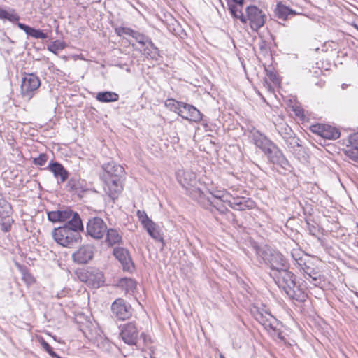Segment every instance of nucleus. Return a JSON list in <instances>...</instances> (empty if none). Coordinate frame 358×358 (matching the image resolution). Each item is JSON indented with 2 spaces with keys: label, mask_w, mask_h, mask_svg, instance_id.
<instances>
[{
  "label": "nucleus",
  "mask_w": 358,
  "mask_h": 358,
  "mask_svg": "<svg viewBox=\"0 0 358 358\" xmlns=\"http://www.w3.org/2000/svg\"><path fill=\"white\" fill-rule=\"evenodd\" d=\"M289 268L271 272L270 275L273 278L279 288L282 289L286 294L292 300L304 301L307 294L296 285L294 273L288 270Z\"/></svg>",
  "instance_id": "1"
},
{
  "label": "nucleus",
  "mask_w": 358,
  "mask_h": 358,
  "mask_svg": "<svg viewBox=\"0 0 358 358\" xmlns=\"http://www.w3.org/2000/svg\"><path fill=\"white\" fill-rule=\"evenodd\" d=\"M83 229V222H80L77 227L73 224H64L62 227L55 228L52 231V236L55 242L60 245L72 248L80 239V232Z\"/></svg>",
  "instance_id": "2"
},
{
  "label": "nucleus",
  "mask_w": 358,
  "mask_h": 358,
  "mask_svg": "<svg viewBox=\"0 0 358 358\" xmlns=\"http://www.w3.org/2000/svg\"><path fill=\"white\" fill-rule=\"evenodd\" d=\"M257 254L271 268V272L289 268V264L285 257L280 252L267 246L259 248Z\"/></svg>",
  "instance_id": "3"
},
{
  "label": "nucleus",
  "mask_w": 358,
  "mask_h": 358,
  "mask_svg": "<svg viewBox=\"0 0 358 358\" xmlns=\"http://www.w3.org/2000/svg\"><path fill=\"white\" fill-rule=\"evenodd\" d=\"M255 320L274 338L283 340L278 320L264 308H257L253 312Z\"/></svg>",
  "instance_id": "4"
},
{
  "label": "nucleus",
  "mask_w": 358,
  "mask_h": 358,
  "mask_svg": "<svg viewBox=\"0 0 358 358\" xmlns=\"http://www.w3.org/2000/svg\"><path fill=\"white\" fill-rule=\"evenodd\" d=\"M178 178L179 182L186 189L187 194L199 203H203L204 194L196 187L198 180L195 173L189 171H179Z\"/></svg>",
  "instance_id": "5"
},
{
  "label": "nucleus",
  "mask_w": 358,
  "mask_h": 358,
  "mask_svg": "<svg viewBox=\"0 0 358 358\" xmlns=\"http://www.w3.org/2000/svg\"><path fill=\"white\" fill-rule=\"evenodd\" d=\"M48 218L52 222H65L64 224L76 227L82 222L79 214L69 208H61L57 210L48 212Z\"/></svg>",
  "instance_id": "6"
},
{
  "label": "nucleus",
  "mask_w": 358,
  "mask_h": 358,
  "mask_svg": "<svg viewBox=\"0 0 358 358\" xmlns=\"http://www.w3.org/2000/svg\"><path fill=\"white\" fill-rule=\"evenodd\" d=\"M40 86L41 80L35 73H24L20 86L22 97L29 100Z\"/></svg>",
  "instance_id": "7"
},
{
  "label": "nucleus",
  "mask_w": 358,
  "mask_h": 358,
  "mask_svg": "<svg viewBox=\"0 0 358 358\" xmlns=\"http://www.w3.org/2000/svg\"><path fill=\"white\" fill-rule=\"evenodd\" d=\"M252 136L255 145L260 148L265 155L269 157H280L282 155L278 147L266 136L258 131L254 132Z\"/></svg>",
  "instance_id": "8"
},
{
  "label": "nucleus",
  "mask_w": 358,
  "mask_h": 358,
  "mask_svg": "<svg viewBox=\"0 0 358 358\" xmlns=\"http://www.w3.org/2000/svg\"><path fill=\"white\" fill-rule=\"evenodd\" d=\"M245 13L247 22L249 21L251 29L256 32L258 31L264 25L267 18L266 15L256 6H248Z\"/></svg>",
  "instance_id": "9"
},
{
  "label": "nucleus",
  "mask_w": 358,
  "mask_h": 358,
  "mask_svg": "<svg viewBox=\"0 0 358 358\" xmlns=\"http://www.w3.org/2000/svg\"><path fill=\"white\" fill-rule=\"evenodd\" d=\"M107 225L100 217L90 219L87 224V232L94 239H101L106 234Z\"/></svg>",
  "instance_id": "10"
},
{
  "label": "nucleus",
  "mask_w": 358,
  "mask_h": 358,
  "mask_svg": "<svg viewBox=\"0 0 358 358\" xmlns=\"http://www.w3.org/2000/svg\"><path fill=\"white\" fill-rule=\"evenodd\" d=\"M113 315L118 320H125L129 319L131 315V306L123 299H117L111 305Z\"/></svg>",
  "instance_id": "11"
},
{
  "label": "nucleus",
  "mask_w": 358,
  "mask_h": 358,
  "mask_svg": "<svg viewBox=\"0 0 358 358\" xmlns=\"http://www.w3.org/2000/svg\"><path fill=\"white\" fill-rule=\"evenodd\" d=\"M122 189V184L120 178H109L105 180L104 192L113 201L118 197Z\"/></svg>",
  "instance_id": "12"
},
{
  "label": "nucleus",
  "mask_w": 358,
  "mask_h": 358,
  "mask_svg": "<svg viewBox=\"0 0 358 358\" xmlns=\"http://www.w3.org/2000/svg\"><path fill=\"white\" fill-rule=\"evenodd\" d=\"M94 256V247L91 245H83L72 255L73 260L80 264H87Z\"/></svg>",
  "instance_id": "13"
},
{
  "label": "nucleus",
  "mask_w": 358,
  "mask_h": 358,
  "mask_svg": "<svg viewBox=\"0 0 358 358\" xmlns=\"http://www.w3.org/2000/svg\"><path fill=\"white\" fill-rule=\"evenodd\" d=\"M113 255L122 264L124 271L131 272L134 270V264L128 250L116 248L113 250Z\"/></svg>",
  "instance_id": "14"
},
{
  "label": "nucleus",
  "mask_w": 358,
  "mask_h": 358,
  "mask_svg": "<svg viewBox=\"0 0 358 358\" xmlns=\"http://www.w3.org/2000/svg\"><path fill=\"white\" fill-rule=\"evenodd\" d=\"M120 336L125 343L136 345L138 337V331L134 323L129 322L123 325Z\"/></svg>",
  "instance_id": "15"
},
{
  "label": "nucleus",
  "mask_w": 358,
  "mask_h": 358,
  "mask_svg": "<svg viewBox=\"0 0 358 358\" xmlns=\"http://www.w3.org/2000/svg\"><path fill=\"white\" fill-rule=\"evenodd\" d=\"M313 132L325 139L338 138L340 136V132L338 129L327 124H317L311 127Z\"/></svg>",
  "instance_id": "16"
},
{
  "label": "nucleus",
  "mask_w": 358,
  "mask_h": 358,
  "mask_svg": "<svg viewBox=\"0 0 358 358\" xmlns=\"http://www.w3.org/2000/svg\"><path fill=\"white\" fill-rule=\"evenodd\" d=\"M229 207L235 210H245L253 209L255 207V203L250 198L234 197L231 195L230 203H228Z\"/></svg>",
  "instance_id": "17"
},
{
  "label": "nucleus",
  "mask_w": 358,
  "mask_h": 358,
  "mask_svg": "<svg viewBox=\"0 0 358 358\" xmlns=\"http://www.w3.org/2000/svg\"><path fill=\"white\" fill-rule=\"evenodd\" d=\"M299 269L303 271L304 278L314 285H317L320 282V275L319 272L307 265L306 262L299 267Z\"/></svg>",
  "instance_id": "18"
},
{
  "label": "nucleus",
  "mask_w": 358,
  "mask_h": 358,
  "mask_svg": "<svg viewBox=\"0 0 358 358\" xmlns=\"http://www.w3.org/2000/svg\"><path fill=\"white\" fill-rule=\"evenodd\" d=\"M102 168L104 170V171L110 176V178H120V177L124 172L123 166L116 164L113 161L107 164H104L102 166Z\"/></svg>",
  "instance_id": "19"
},
{
  "label": "nucleus",
  "mask_w": 358,
  "mask_h": 358,
  "mask_svg": "<svg viewBox=\"0 0 358 358\" xmlns=\"http://www.w3.org/2000/svg\"><path fill=\"white\" fill-rule=\"evenodd\" d=\"M49 168L50 170L53 173L55 177L59 178L58 183H62L67 180L69 173L59 163L51 162L49 164Z\"/></svg>",
  "instance_id": "20"
},
{
  "label": "nucleus",
  "mask_w": 358,
  "mask_h": 358,
  "mask_svg": "<svg viewBox=\"0 0 358 358\" xmlns=\"http://www.w3.org/2000/svg\"><path fill=\"white\" fill-rule=\"evenodd\" d=\"M17 25L20 29L23 30L28 36H31L36 39H46L48 38V35L43 33V31L40 29H36L21 22H17Z\"/></svg>",
  "instance_id": "21"
},
{
  "label": "nucleus",
  "mask_w": 358,
  "mask_h": 358,
  "mask_svg": "<svg viewBox=\"0 0 358 358\" xmlns=\"http://www.w3.org/2000/svg\"><path fill=\"white\" fill-rule=\"evenodd\" d=\"M96 99L101 103L115 102L119 100V94L110 91L98 92Z\"/></svg>",
  "instance_id": "22"
},
{
  "label": "nucleus",
  "mask_w": 358,
  "mask_h": 358,
  "mask_svg": "<svg viewBox=\"0 0 358 358\" xmlns=\"http://www.w3.org/2000/svg\"><path fill=\"white\" fill-rule=\"evenodd\" d=\"M143 227L153 239L157 241L163 242V237L160 233L159 227L152 220Z\"/></svg>",
  "instance_id": "23"
},
{
  "label": "nucleus",
  "mask_w": 358,
  "mask_h": 358,
  "mask_svg": "<svg viewBox=\"0 0 358 358\" xmlns=\"http://www.w3.org/2000/svg\"><path fill=\"white\" fill-rule=\"evenodd\" d=\"M143 55L149 59L157 60L159 57V50L150 40L144 45Z\"/></svg>",
  "instance_id": "24"
},
{
  "label": "nucleus",
  "mask_w": 358,
  "mask_h": 358,
  "mask_svg": "<svg viewBox=\"0 0 358 358\" xmlns=\"http://www.w3.org/2000/svg\"><path fill=\"white\" fill-rule=\"evenodd\" d=\"M117 286L126 293L133 294L136 288V282L131 278H124L118 281Z\"/></svg>",
  "instance_id": "25"
},
{
  "label": "nucleus",
  "mask_w": 358,
  "mask_h": 358,
  "mask_svg": "<svg viewBox=\"0 0 358 358\" xmlns=\"http://www.w3.org/2000/svg\"><path fill=\"white\" fill-rule=\"evenodd\" d=\"M202 201L203 203H200L205 208H208V206H213L221 214H225L229 211L227 208L223 205V202H221L220 201L211 200L209 198L206 199L205 197Z\"/></svg>",
  "instance_id": "26"
},
{
  "label": "nucleus",
  "mask_w": 358,
  "mask_h": 358,
  "mask_svg": "<svg viewBox=\"0 0 358 358\" xmlns=\"http://www.w3.org/2000/svg\"><path fill=\"white\" fill-rule=\"evenodd\" d=\"M177 106L176 109L177 110V113L179 115H180L183 119L190 120V111H192L191 108H192L193 106L180 103H176Z\"/></svg>",
  "instance_id": "27"
},
{
  "label": "nucleus",
  "mask_w": 358,
  "mask_h": 358,
  "mask_svg": "<svg viewBox=\"0 0 358 358\" xmlns=\"http://www.w3.org/2000/svg\"><path fill=\"white\" fill-rule=\"evenodd\" d=\"M276 15L278 18L285 20L289 15H295L296 12L286 6L278 3L276 8Z\"/></svg>",
  "instance_id": "28"
},
{
  "label": "nucleus",
  "mask_w": 358,
  "mask_h": 358,
  "mask_svg": "<svg viewBox=\"0 0 358 358\" xmlns=\"http://www.w3.org/2000/svg\"><path fill=\"white\" fill-rule=\"evenodd\" d=\"M10 213V205L6 201L0 198V222L8 218Z\"/></svg>",
  "instance_id": "29"
},
{
  "label": "nucleus",
  "mask_w": 358,
  "mask_h": 358,
  "mask_svg": "<svg viewBox=\"0 0 358 358\" xmlns=\"http://www.w3.org/2000/svg\"><path fill=\"white\" fill-rule=\"evenodd\" d=\"M212 196L214 199L213 200L220 201L228 204V203H230L231 194L225 190H217L212 194Z\"/></svg>",
  "instance_id": "30"
},
{
  "label": "nucleus",
  "mask_w": 358,
  "mask_h": 358,
  "mask_svg": "<svg viewBox=\"0 0 358 358\" xmlns=\"http://www.w3.org/2000/svg\"><path fill=\"white\" fill-rule=\"evenodd\" d=\"M106 241L109 245L118 243L121 241V236L117 230L110 229L106 231Z\"/></svg>",
  "instance_id": "31"
},
{
  "label": "nucleus",
  "mask_w": 358,
  "mask_h": 358,
  "mask_svg": "<svg viewBox=\"0 0 358 358\" xmlns=\"http://www.w3.org/2000/svg\"><path fill=\"white\" fill-rule=\"evenodd\" d=\"M87 281L93 287H99L103 282V275L101 273L97 272L96 275H90Z\"/></svg>",
  "instance_id": "32"
},
{
  "label": "nucleus",
  "mask_w": 358,
  "mask_h": 358,
  "mask_svg": "<svg viewBox=\"0 0 358 358\" xmlns=\"http://www.w3.org/2000/svg\"><path fill=\"white\" fill-rule=\"evenodd\" d=\"M241 8L238 6L230 5L229 10L231 15L237 19H239L242 23H246L247 19L241 11Z\"/></svg>",
  "instance_id": "33"
},
{
  "label": "nucleus",
  "mask_w": 358,
  "mask_h": 358,
  "mask_svg": "<svg viewBox=\"0 0 358 358\" xmlns=\"http://www.w3.org/2000/svg\"><path fill=\"white\" fill-rule=\"evenodd\" d=\"M65 48L64 42L60 41H55L51 44L48 45V50L54 54H57L59 51L62 50Z\"/></svg>",
  "instance_id": "34"
},
{
  "label": "nucleus",
  "mask_w": 358,
  "mask_h": 358,
  "mask_svg": "<svg viewBox=\"0 0 358 358\" xmlns=\"http://www.w3.org/2000/svg\"><path fill=\"white\" fill-rule=\"evenodd\" d=\"M358 136H355L351 138V145L348 147L347 152H350L351 155L348 157H358Z\"/></svg>",
  "instance_id": "35"
},
{
  "label": "nucleus",
  "mask_w": 358,
  "mask_h": 358,
  "mask_svg": "<svg viewBox=\"0 0 358 358\" xmlns=\"http://www.w3.org/2000/svg\"><path fill=\"white\" fill-rule=\"evenodd\" d=\"M132 38L143 46L150 41L148 36L136 31H134Z\"/></svg>",
  "instance_id": "36"
},
{
  "label": "nucleus",
  "mask_w": 358,
  "mask_h": 358,
  "mask_svg": "<svg viewBox=\"0 0 358 358\" xmlns=\"http://www.w3.org/2000/svg\"><path fill=\"white\" fill-rule=\"evenodd\" d=\"M115 33L119 36H123L124 35H129L132 36L134 30L124 27H118L115 28Z\"/></svg>",
  "instance_id": "37"
},
{
  "label": "nucleus",
  "mask_w": 358,
  "mask_h": 358,
  "mask_svg": "<svg viewBox=\"0 0 358 358\" xmlns=\"http://www.w3.org/2000/svg\"><path fill=\"white\" fill-rule=\"evenodd\" d=\"M136 215L139 221L141 222L143 227L145 226L148 222L152 221V220H150L147 215V213L143 210H138Z\"/></svg>",
  "instance_id": "38"
},
{
  "label": "nucleus",
  "mask_w": 358,
  "mask_h": 358,
  "mask_svg": "<svg viewBox=\"0 0 358 358\" xmlns=\"http://www.w3.org/2000/svg\"><path fill=\"white\" fill-rule=\"evenodd\" d=\"M292 257L296 262L299 267L305 263L301 258V251L298 249H294L291 252Z\"/></svg>",
  "instance_id": "39"
},
{
  "label": "nucleus",
  "mask_w": 358,
  "mask_h": 358,
  "mask_svg": "<svg viewBox=\"0 0 358 358\" xmlns=\"http://www.w3.org/2000/svg\"><path fill=\"white\" fill-rule=\"evenodd\" d=\"M190 111V121L199 122L201 120L202 115L200 111L195 107H192Z\"/></svg>",
  "instance_id": "40"
},
{
  "label": "nucleus",
  "mask_w": 358,
  "mask_h": 358,
  "mask_svg": "<svg viewBox=\"0 0 358 358\" xmlns=\"http://www.w3.org/2000/svg\"><path fill=\"white\" fill-rule=\"evenodd\" d=\"M22 280L28 285H31L35 282V278L29 273L24 272Z\"/></svg>",
  "instance_id": "41"
},
{
  "label": "nucleus",
  "mask_w": 358,
  "mask_h": 358,
  "mask_svg": "<svg viewBox=\"0 0 358 358\" xmlns=\"http://www.w3.org/2000/svg\"><path fill=\"white\" fill-rule=\"evenodd\" d=\"M6 20L11 22H16L19 21L20 16L15 13L14 10H11L10 11H9Z\"/></svg>",
  "instance_id": "42"
},
{
  "label": "nucleus",
  "mask_w": 358,
  "mask_h": 358,
  "mask_svg": "<svg viewBox=\"0 0 358 358\" xmlns=\"http://www.w3.org/2000/svg\"><path fill=\"white\" fill-rule=\"evenodd\" d=\"M271 159H272V160H271L272 163H273L274 164L280 163L282 166L285 169H287L286 166H289L288 162L286 158H271Z\"/></svg>",
  "instance_id": "43"
},
{
  "label": "nucleus",
  "mask_w": 358,
  "mask_h": 358,
  "mask_svg": "<svg viewBox=\"0 0 358 358\" xmlns=\"http://www.w3.org/2000/svg\"><path fill=\"white\" fill-rule=\"evenodd\" d=\"M181 102L175 101L173 99H168L166 102V105L168 106H173V109L176 112H177V110L176 109V107L177 106L176 103H180Z\"/></svg>",
  "instance_id": "44"
},
{
  "label": "nucleus",
  "mask_w": 358,
  "mask_h": 358,
  "mask_svg": "<svg viewBox=\"0 0 358 358\" xmlns=\"http://www.w3.org/2000/svg\"><path fill=\"white\" fill-rule=\"evenodd\" d=\"M6 220H7L6 222H3L2 223V230H3L6 232H7V231L10 230V224L9 222L10 219L8 217Z\"/></svg>",
  "instance_id": "45"
},
{
  "label": "nucleus",
  "mask_w": 358,
  "mask_h": 358,
  "mask_svg": "<svg viewBox=\"0 0 358 358\" xmlns=\"http://www.w3.org/2000/svg\"><path fill=\"white\" fill-rule=\"evenodd\" d=\"M9 11L0 7V18L2 20H6L8 17Z\"/></svg>",
  "instance_id": "46"
},
{
  "label": "nucleus",
  "mask_w": 358,
  "mask_h": 358,
  "mask_svg": "<svg viewBox=\"0 0 358 358\" xmlns=\"http://www.w3.org/2000/svg\"><path fill=\"white\" fill-rule=\"evenodd\" d=\"M67 187L70 191H73L76 189L75 181L72 179L69 180L67 182Z\"/></svg>",
  "instance_id": "47"
},
{
  "label": "nucleus",
  "mask_w": 358,
  "mask_h": 358,
  "mask_svg": "<svg viewBox=\"0 0 358 358\" xmlns=\"http://www.w3.org/2000/svg\"><path fill=\"white\" fill-rule=\"evenodd\" d=\"M36 164L42 165L45 162V158H34Z\"/></svg>",
  "instance_id": "48"
},
{
  "label": "nucleus",
  "mask_w": 358,
  "mask_h": 358,
  "mask_svg": "<svg viewBox=\"0 0 358 358\" xmlns=\"http://www.w3.org/2000/svg\"><path fill=\"white\" fill-rule=\"evenodd\" d=\"M234 2L236 3V6H238V7L242 8L243 5L244 0H233Z\"/></svg>",
  "instance_id": "49"
},
{
  "label": "nucleus",
  "mask_w": 358,
  "mask_h": 358,
  "mask_svg": "<svg viewBox=\"0 0 358 358\" xmlns=\"http://www.w3.org/2000/svg\"><path fill=\"white\" fill-rule=\"evenodd\" d=\"M350 159L354 162H358V158H350Z\"/></svg>",
  "instance_id": "50"
},
{
  "label": "nucleus",
  "mask_w": 358,
  "mask_h": 358,
  "mask_svg": "<svg viewBox=\"0 0 358 358\" xmlns=\"http://www.w3.org/2000/svg\"><path fill=\"white\" fill-rule=\"evenodd\" d=\"M141 336L143 338V340L145 341V335L144 333L141 334Z\"/></svg>",
  "instance_id": "51"
},
{
  "label": "nucleus",
  "mask_w": 358,
  "mask_h": 358,
  "mask_svg": "<svg viewBox=\"0 0 358 358\" xmlns=\"http://www.w3.org/2000/svg\"><path fill=\"white\" fill-rule=\"evenodd\" d=\"M348 85L347 84H343L342 85V89H345L347 87Z\"/></svg>",
  "instance_id": "52"
},
{
  "label": "nucleus",
  "mask_w": 358,
  "mask_h": 358,
  "mask_svg": "<svg viewBox=\"0 0 358 358\" xmlns=\"http://www.w3.org/2000/svg\"><path fill=\"white\" fill-rule=\"evenodd\" d=\"M38 157H45V155L43 153H41V154H39Z\"/></svg>",
  "instance_id": "53"
},
{
  "label": "nucleus",
  "mask_w": 358,
  "mask_h": 358,
  "mask_svg": "<svg viewBox=\"0 0 358 358\" xmlns=\"http://www.w3.org/2000/svg\"><path fill=\"white\" fill-rule=\"evenodd\" d=\"M220 358H224V355H222V354H221V355H220Z\"/></svg>",
  "instance_id": "54"
},
{
  "label": "nucleus",
  "mask_w": 358,
  "mask_h": 358,
  "mask_svg": "<svg viewBox=\"0 0 358 358\" xmlns=\"http://www.w3.org/2000/svg\"><path fill=\"white\" fill-rule=\"evenodd\" d=\"M6 38L8 40L10 41V38H9L8 36H6Z\"/></svg>",
  "instance_id": "55"
},
{
  "label": "nucleus",
  "mask_w": 358,
  "mask_h": 358,
  "mask_svg": "<svg viewBox=\"0 0 358 358\" xmlns=\"http://www.w3.org/2000/svg\"><path fill=\"white\" fill-rule=\"evenodd\" d=\"M357 246H358V241H357Z\"/></svg>",
  "instance_id": "56"
},
{
  "label": "nucleus",
  "mask_w": 358,
  "mask_h": 358,
  "mask_svg": "<svg viewBox=\"0 0 358 358\" xmlns=\"http://www.w3.org/2000/svg\"><path fill=\"white\" fill-rule=\"evenodd\" d=\"M357 30H358V27H357Z\"/></svg>",
  "instance_id": "57"
}]
</instances>
